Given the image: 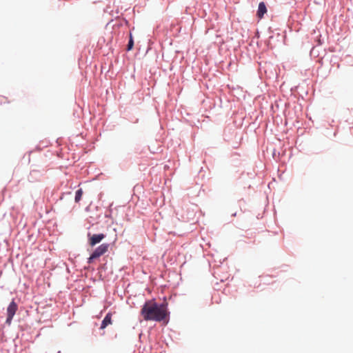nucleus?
I'll return each instance as SVG.
<instances>
[{
    "label": "nucleus",
    "instance_id": "12",
    "mask_svg": "<svg viewBox=\"0 0 353 353\" xmlns=\"http://www.w3.org/2000/svg\"><path fill=\"white\" fill-rule=\"evenodd\" d=\"M3 99V97H0V102L1 103V101Z\"/></svg>",
    "mask_w": 353,
    "mask_h": 353
},
{
    "label": "nucleus",
    "instance_id": "3",
    "mask_svg": "<svg viewBox=\"0 0 353 353\" xmlns=\"http://www.w3.org/2000/svg\"><path fill=\"white\" fill-rule=\"evenodd\" d=\"M88 243L91 247H94L97 244L99 243L106 235L103 233L94 234H92L90 232H88Z\"/></svg>",
    "mask_w": 353,
    "mask_h": 353
},
{
    "label": "nucleus",
    "instance_id": "9",
    "mask_svg": "<svg viewBox=\"0 0 353 353\" xmlns=\"http://www.w3.org/2000/svg\"><path fill=\"white\" fill-rule=\"evenodd\" d=\"M97 259L98 258L92 252L90 253V256L87 259V263L90 264Z\"/></svg>",
    "mask_w": 353,
    "mask_h": 353
},
{
    "label": "nucleus",
    "instance_id": "4",
    "mask_svg": "<svg viewBox=\"0 0 353 353\" xmlns=\"http://www.w3.org/2000/svg\"><path fill=\"white\" fill-rule=\"evenodd\" d=\"M109 247V243H104L97 247L92 252L99 259L108 251Z\"/></svg>",
    "mask_w": 353,
    "mask_h": 353
},
{
    "label": "nucleus",
    "instance_id": "2",
    "mask_svg": "<svg viewBox=\"0 0 353 353\" xmlns=\"http://www.w3.org/2000/svg\"><path fill=\"white\" fill-rule=\"evenodd\" d=\"M18 310V303L16 301L15 299H12L6 310V319L5 323L8 325H10L11 323L13 320L14 315L16 314L17 311Z\"/></svg>",
    "mask_w": 353,
    "mask_h": 353
},
{
    "label": "nucleus",
    "instance_id": "8",
    "mask_svg": "<svg viewBox=\"0 0 353 353\" xmlns=\"http://www.w3.org/2000/svg\"><path fill=\"white\" fill-rule=\"evenodd\" d=\"M134 46V41L132 36V34H130V39L128 41V44L127 46V50L130 51L133 48Z\"/></svg>",
    "mask_w": 353,
    "mask_h": 353
},
{
    "label": "nucleus",
    "instance_id": "11",
    "mask_svg": "<svg viewBox=\"0 0 353 353\" xmlns=\"http://www.w3.org/2000/svg\"><path fill=\"white\" fill-rule=\"evenodd\" d=\"M30 223H32V225H33L34 226H35L37 222V221H34V222H30Z\"/></svg>",
    "mask_w": 353,
    "mask_h": 353
},
{
    "label": "nucleus",
    "instance_id": "1",
    "mask_svg": "<svg viewBox=\"0 0 353 353\" xmlns=\"http://www.w3.org/2000/svg\"><path fill=\"white\" fill-rule=\"evenodd\" d=\"M141 314L145 321L168 322L170 312L166 302L157 303L155 299L147 300L141 310Z\"/></svg>",
    "mask_w": 353,
    "mask_h": 353
},
{
    "label": "nucleus",
    "instance_id": "10",
    "mask_svg": "<svg viewBox=\"0 0 353 353\" xmlns=\"http://www.w3.org/2000/svg\"><path fill=\"white\" fill-rule=\"evenodd\" d=\"M27 222H19L18 226L21 227L22 229H24L27 226Z\"/></svg>",
    "mask_w": 353,
    "mask_h": 353
},
{
    "label": "nucleus",
    "instance_id": "6",
    "mask_svg": "<svg viewBox=\"0 0 353 353\" xmlns=\"http://www.w3.org/2000/svg\"><path fill=\"white\" fill-rule=\"evenodd\" d=\"M267 8L265 6V4L263 2H261L259 4L258 11H257V16L259 19H262L264 14L266 13Z\"/></svg>",
    "mask_w": 353,
    "mask_h": 353
},
{
    "label": "nucleus",
    "instance_id": "5",
    "mask_svg": "<svg viewBox=\"0 0 353 353\" xmlns=\"http://www.w3.org/2000/svg\"><path fill=\"white\" fill-rule=\"evenodd\" d=\"M112 323V313L110 312H108L103 319L101 321L100 329L103 330L106 327H108L109 325H111Z\"/></svg>",
    "mask_w": 353,
    "mask_h": 353
},
{
    "label": "nucleus",
    "instance_id": "7",
    "mask_svg": "<svg viewBox=\"0 0 353 353\" xmlns=\"http://www.w3.org/2000/svg\"><path fill=\"white\" fill-rule=\"evenodd\" d=\"M83 193V192L82 189H79L78 190H77L74 198V201L76 203H79L81 201Z\"/></svg>",
    "mask_w": 353,
    "mask_h": 353
}]
</instances>
